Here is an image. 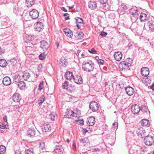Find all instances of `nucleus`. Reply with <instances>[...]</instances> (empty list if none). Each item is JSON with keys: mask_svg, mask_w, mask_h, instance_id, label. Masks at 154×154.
Segmentation results:
<instances>
[{"mask_svg": "<svg viewBox=\"0 0 154 154\" xmlns=\"http://www.w3.org/2000/svg\"><path fill=\"white\" fill-rule=\"evenodd\" d=\"M82 68L85 71L90 72L94 70V65L92 62H84L82 65Z\"/></svg>", "mask_w": 154, "mask_h": 154, "instance_id": "f257e3e1", "label": "nucleus"}, {"mask_svg": "<svg viewBox=\"0 0 154 154\" xmlns=\"http://www.w3.org/2000/svg\"><path fill=\"white\" fill-rule=\"evenodd\" d=\"M130 13L131 15V19L133 22H135L138 17V11L136 7L131 8Z\"/></svg>", "mask_w": 154, "mask_h": 154, "instance_id": "f03ea898", "label": "nucleus"}, {"mask_svg": "<svg viewBox=\"0 0 154 154\" xmlns=\"http://www.w3.org/2000/svg\"><path fill=\"white\" fill-rule=\"evenodd\" d=\"M144 28L150 31H153L154 30V21L151 20L145 23Z\"/></svg>", "mask_w": 154, "mask_h": 154, "instance_id": "7ed1b4c3", "label": "nucleus"}, {"mask_svg": "<svg viewBox=\"0 0 154 154\" xmlns=\"http://www.w3.org/2000/svg\"><path fill=\"white\" fill-rule=\"evenodd\" d=\"M144 143L146 145H152L154 142L153 137L151 136H147L144 139Z\"/></svg>", "mask_w": 154, "mask_h": 154, "instance_id": "20e7f679", "label": "nucleus"}, {"mask_svg": "<svg viewBox=\"0 0 154 154\" xmlns=\"http://www.w3.org/2000/svg\"><path fill=\"white\" fill-rule=\"evenodd\" d=\"M20 76H18L17 78L14 79V81L16 83L17 85H18V87L20 89L23 90L25 89L26 85V83L23 81H19L18 78H20Z\"/></svg>", "mask_w": 154, "mask_h": 154, "instance_id": "39448f33", "label": "nucleus"}, {"mask_svg": "<svg viewBox=\"0 0 154 154\" xmlns=\"http://www.w3.org/2000/svg\"><path fill=\"white\" fill-rule=\"evenodd\" d=\"M89 109L93 112H96L99 109V106L97 103L95 101H91L89 106Z\"/></svg>", "mask_w": 154, "mask_h": 154, "instance_id": "423d86ee", "label": "nucleus"}, {"mask_svg": "<svg viewBox=\"0 0 154 154\" xmlns=\"http://www.w3.org/2000/svg\"><path fill=\"white\" fill-rule=\"evenodd\" d=\"M44 26L43 23L40 22H37L34 24V28L36 31L40 32V31L43 29Z\"/></svg>", "mask_w": 154, "mask_h": 154, "instance_id": "0eeeda50", "label": "nucleus"}, {"mask_svg": "<svg viewBox=\"0 0 154 154\" xmlns=\"http://www.w3.org/2000/svg\"><path fill=\"white\" fill-rule=\"evenodd\" d=\"M140 106L137 104L133 105L131 108V110L134 114H137L140 112Z\"/></svg>", "mask_w": 154, "mask_h": 154, "instance_id": "6e6552de", "label": "nucleus"}, {"mask_svg": "<svg viewBox=\"0 0 154 154\" xmlns=\"http://www.w3.org/2000/svg\"><path fill=\"white\" fill-rule=\"evenodd\" d=\"M137 135L141 138H143L145 136L146 132L144 129L142 128H138L136 131Z\"/></svg>", "mask_w": 154, "mask_h": 154, "instance_id": "1a4fd4ad", "label": "nucleus"}, {"mask_svg": "<svg viewBox=\"0 0 154 154\" xmlns=\"http://www.w3.org/2000/svg\"><path fill=\"white\" fill-rule=\"evenodd\" d=\"M39 15L38 12L37 10H36L33 9L29 11V16L34 19L37 18Z\"/></svg>", "mask_w": 154, "mask_h": 154, "instance_id": "9d476101", "label": "nucleus"}, {"mask_svg": "<svg viewBox=\"0 0 154 154\" xmlns=\"http://www.w3.org/2000/svg\"><path fill=\"white\" fill-rule=\"evenodd\" d=\"M14 12L17 15L21 16L23 14V10L21 8L15 6L13 9Z\"/></svg>", "mask_w": 154, "mask_h": 154, "instance_id": "9b49d317", "label": "nucleus"}, {"mask_svg": "<svg viewBox=\"0 0 154 154\" xmlns=\"http://www.w3.org/2000/svg\"><path fill=\"white\" fill-rule=\"evenodd\" d=\"M119 68L122 70L128 69L130 66L125 61L121 62L119 65Z\"/></svg>", "mask_w": 154, "mask_h": 154, "instance_id": "f8f14e48", "label": "nucleus"}, {"mask_svg": "<svg viewBox=\"0 0 154 154\" xmlns=\"http://www.w3.org/2000/svg\"><path fill=\"white\" fill-rule=\"evenodd\" d=\"M149 69L147 67H143L141 69V74L144 77H146L149 75Z\"/></svg>", "mask_w": 154, "mask_h": 154, "instance_id": "ddd939ff", "label": "nucleus"}, {"mask_svg": "<svg viewBox=\"0 0 154 154\" xmlns=\"http://www.w3.org/2000/svg\"><path fill=\"white\" fill-rule=\"evenodd\" d=\"M40 46L44 51H45L47 50L49 47V45L46 41L43 40L41 42Z\"/></svg>", "mask_w": 154, "mask_h": 154, "instance_id": "4468645a", "label": "nucleus"}, {"mask_svg": "<svg viewBox=\"0 0 154 154\" xmlns=\"http://www.w3.org/2000/svg\"><path fill=\"white\" fill-rule=\"evenodd\" d=\"M51 128V127L49 124L45 123L42 126V129L43 132H46L50 131Z\"/></svg>", "mask_w": 154, "mask_h": 154, "instance_id": "2eb2a0df", "label": "nucleus"}, {"mask_svg": "<svg viewBox=\"0 0 154 154\" xmlns=\"http://www.w3.org/2000/svg\"><path fill=\"white\" fill-rule=\"evenodd\" d=\"M115 59L117 61H120L122 59V53L120 51L116 52L114 54Z\"/></svg>", "mask_w": 154, "mask_h": 154, "instance_id": "dca6fc26", "label": "nucleus"}, {"mask_svg": "<svg viewBox=\"0 0 154 154\" xmlns=\"http://www.w3.org/2000/svg\"><path fill=\"white\" fill-rule=\"evenodd\" d=\"M74 82L78 84H82L83 83V80L82 77L79 75H76L73 78Z\"/></svg>", "mask_w": 154, "mask_h": 154, "instance_id": "f3484780", "label": "nucleus"}, {"mask_svg": "<svg viewBox=\"0 0 154 154\" xmlns=\"http://www.w3.org/2000/svg\"><path fill=\"white\" fill-rule=\"evenodd\" d=\"M67 111L65 112V117L66 118H70L72 117H74V115L75 114V112L71 110H67Z\"/></svg>", "mask_w": 154, "mask_h": 154, "instance_id": "a211bd4d", "label": "nucleus"}, {"mask_svg": "<svg viewBox=\"0 0 154 154\" xmlns=\"http://www.w3.org/2000/svg\"><path fill=\"white\" fill-rule=\"evenodd\" d=\"M95 122V119L93 116H91L87 119V124L89 126L94 125Z\"/></svg>", "mask_w": 154, "mask_h": 154, "instance_id": "6ab92c4d", "label": "nucleus"}, {"mask_svg": "<svg viewBox=\"0 0 154 154\" xmlns=\"http://www.w3.org/2000/svg\"><path fill=\"white\" fill-rule=\"evenodd\" d=\"M125 91L126 94L129 96H131L134 93V90L131 87H128L125 88Z\"/></svg>", "mask_w": 154, "mask_h": 154, "instance_id": "aec40b11", "label": "nucleus"}, {"mask_svg": "<svg viewBox=\"0 0 154 154\" xmlns=\"http://www.w3.org/2000/svg\"><path fill=\"white\" fill-rule=\"evenodd\" d=\"M2 82L5 85H9L11 84V80L8 77L6 76L3 79Z\"/></svg>", "mask_w": 154, "mask_h": 154, "instance_id": "412c9836", "label": "nucleus"}, {"mask_svg": "<svg viewBox=\"0 0 154 154\" xmlns=\"http://www.w3.org/2000/svg\"><path fill=\"white\" fill-rule=\"evenodd\" d=\"M12 99L15 102H19L21 99V96L18 93H15L12 96Z\"/></svg>", "mask_w": 154, "mask_h": 154, "instance_id": "4be33fe9", "label": "nucleus"}, {"mask_svg": "<svg viewBox=\"0 0 154 154\" xmlns=\"http://www.w3.org/2000/svg\"><path fill=\"white\" fill-rule=\"evenodd\" d=\"M63 31L64 32L65 34L68 37L70 38L72 37L73 35V33L72 31L69 29H64Z\"/></svg>", "mask_w": 154, "mask_h": 154, "instance_id": "5701e85b", "label": "nucleus"}, {"mask_svg": "<svg viewBox=\"0 0 154 154\" xmlns=\"http://www.w3.org/2000/svg\"><path fill=\"white\" fill-rule=\"evenodd\" d=\"M88 7L92 10H94L97 7V4L95 1H90L88 3Z\"/></svg>", "mask_w": 154, "mask_h": 154, "instance_id": "b1692460", "label": "nucleus"}, {"mask_svg": "<svg viewBox=\"0 0 154 154\" xmlns=\"http://www.w3.org/2000/svg\"><path fill=\"white\" fill-rule=\"evenodd\" d=\"M63 149L62 146L56 145L55 148L54 150V151L56 153L61 154L63 153Z\"/></svg>", "mask_w": 154, "mask_h": 154, "instance_id": "393cba45", "label": "nucleus"}, {"mask_svg": "<svg viewBox=\"0 0 154 154\" xmlns=\"http://www.w3.org/2000/svg\"><path fill=\"white\" fill-rule=\"evenodd\" d=\"M140 122L141 124L143 126L148 127L150 125L149 121L147 119H143Z\"/></svg>", "mask_w": 154, "mask_h": 154, "instance_id": "a878e982", "label": "nucleus"}, {"mask_svg": "<svg viewBox=\"0 0 154 154\" xmlns=\"http://www.w3.org/2000/svg\"><path fill=\"white\" fill-rule=\"evenodd\" d=\"M35 143L33 142H29V154H34V149H33L35 146Z\"/></svg>", "mask_w": 154, "mask_h": 154, "instance_id": "bb28decb", "label": "nucleus"}, {"mask_svg": "<svg viewBox=\"0 0 154 154\" xmlns=\"http://www.w3.org/2000/svg\"><path fill=\"white\" fill-rule=\"evenodd\" d=\"M140 108V110L144 113H147L149 112V111L148 109V107L145 105H142Z\"/></svg>", "mask_w": 154, "mask_h": 154, "instance_id": "cd10ccee", "label": "nucleus"}, {"mask_svg": "<svg viewBox=\"0 0 154 154\" xmlns=\"http://www.w3.org/2000/svg\"><path fill=\"white\" fill-rule=\"evenodd\" d=\"M140 20L141 22H144L148 19L147 15L145 14L141 13L140 16Z\"/></svg>", "mask_w": 154, "mask_h": 154, "instance_id": "c85d7f7f", "label": "nucleus"}, {"mask_svg": "<svg viewBox=\"0 0 154 154\" xmlns=\"http://www.w3.org/2000/svg\"><path fill=\"white\" fill-rule=\"evenodd\" d=\"M65 76L67 79L69 80L74 78L72 73L70 72H67L65 74Z\"/></svg>", "mask_w": 154, "mask_h": 154, "instance_id": "c756f323", "label": "nucleus"}, {"mask_svg": "<svg viewBox=\"0 0 154 154\" xmlns=\"http://www.w3.org/2000/svg\"><path fill=\"white\" fill-rule=\"evenodd\" d=\"M74 36L77 39H81L83 38V33L81 32L80 33L76 32L74 34Z\"/></svg>", "mask_w": 154, "mask_h": 154, "instance_id": "7c9ffc66", "label": "nucleus"}, {"mask_svg": "<svg viewBox=\"0 0 154 154\" xmlns=\"http://www.w3.org/2000/svg\"><path fill=\"white\" fill-rule=\"evenodd\" d=\"M7 61L4 59H1L0 60V66L1 67H5L7 65Z\"/></svg>", "mask_w": 154, "mask_h": 154, "instance_id": "2f4dec72", "label": "nucleus"}, {"mask_svg": "<svg viewBox=\"0 0 154 154\" xmlns=\"http://www.w3.org/2000/svg\"><path fill=\"white\" fill-rule=\"evenodd\" d=\"M120 9L122 11H125L127 9L128 6L125 3H122L120 6Z\"/></svg>", "mask_w": 154, "mask_h": 154, "instance_id": "473e14b6", "label": "nucleus"}, {"mask_svg": "<svg viewBox=\"0 0 154 154\" xmlns=\"http://www.w3.org/2000/svg\"><path fill=\"white\" fill-rule=\"evenodd\" d=\"M67 63L66 60L63 59H60V64L63 67H65Z\"/></svg>", "mask_w": 154, "mask_h": 154, "instance_id": "72a5a7b5", "label": "nucleus"}, {"mask_svg": "<svg viewBox=\"0 0 154 154\" xmlns=\"http://www.w3.org/2000/svg\"><path fill=\"white\" fill-rule=\"evenodd\" d=\"M6 151V148L4 146H0V154H3Z\"/></svg>", "mask_w": 154, "mask_h": 154, "instance_id": "f704fd0d", "label": "nucleus"}, {"mask_svg": "<svg viewBox=\"0 0 154 154\" xmlns=\"http://www.w3.org/2000/svg\"><path fill=\"white\" fill-rule=\"evenodd\" d=\"M39 144L40 149L42 150H44L45 149V143L43 142L40 141L39 142Z\"/></svg>", "mask_w": 154, "mask_h": 154, "instance_id": "c9c22d12", "label": "nucleus"}, {"mask_svg": "<svg viewBox=\"0 0 154 154\" xmlns=\"http://www.w3.org/2000/svg\"><path fill=\"white\" fill-rule=\"evenodd\" d=\"M16 63V60L14 58H13L10 59V60H9L8 61V64L13 66L14 64H15Z\"/></svg>", "mask_w": 154, "mask_h": 154, "instance_id": "e433bc0d", "label": "nucleus"}, {"mask_svg": "<svg viewBox=\"0 0 154 154\" xmlns=\"http://www.w3.org/2000/svg\"><path fill=\"white\" fill-rule=\"evenodd\" d=\"M45 97L44 95L42 96L38 100V103L40 106L42 105V103L44 101Z\"/></svg>", "mask_w": 154, "mask_h": 154, "instance_id": "4c0bfd02", "label": "nucleus"}, {"mask_svg": "<svg viewBox=\"0 0 154 154\" xmlns=\"http://www.w3.org/2000/svg\"><path fill=\"white\" fill-rule=\"evenodd\" d=\"M69 82L67 81L65 82L62 84V87L64 89L68 90L69 88Z\"/></svg>", "mask_w": 154, "mask_h": 154, "instance_id": "58836bf2", "label": "nucleus"}, {"mask_svg": "<svg viewBox=\"0 0 154 154\" xmlns=\"http://www.w3.org/2000/svg\"><path fill=\"white\" fill-rule=\"evenodd\" d=\"M124 61L130 66H131L132 63V60L130 58H127Z\"/></svg>", "mask_w": 154, "mask_h": 154, "instance_id": "ea45409f", "label": "nucleus"}, {"mask_svg": "<svg viewBox=\"0 0 154 154\" xmlns=\"http://www.w3.org/2000/svg\"><path fill=\"white\" fill-rule=\"evenodd\" d=\"M35 135V131L33 129L29 128V136L30 137H33Z\"/></svg>", "mask_w": 154, "mask_h": 154, "instance_id": "a19ab883", "label": "nucleus"}, {"mask_svg": "<svg viewBox=\"0 0 154 154\" xmlns=\"http://www.w3.org/2000/svg\"><path fill=\"white\" fill-rule=\"evenodd\" d=\"M74 117H79L81 116V111L80 110L77 109L76 112L75 113L74 115Z\"/></svg>", "mask_w": 154, "mask_h": 154, "instance_id": "79ce46f5", "label": "nucleus"}, {"mask_svg": "<svg viewBox=\"0 0 154 154\" xmlns=\"http://www.w3.org/2000/svg\"><path fill=\"white\" fill-rule=\"evenodd\" d=\"M80 142L81 143H87L88 142V138H81L79 140Z\"/></svg>", "mask_w": 154, "mask_h": 154, "instance_id": "37998d69", "label": "nucleus"}, {"mask_svg": "<svg viewBox=\"0 0 154 154\" xmlns=\"http://www.w3.org/2000/svg\"><path fill=\"white\" fill-rule=\"evenodd\" d=\"M75 19L77 23H83V20L82 18L79 17H76Z\"/></svg>", "mask_w": 154, "mask_h": 154, "instance_id": "c03bdc74", "label": "nucleus"}, {"mask_svg": "<svg viewBox=\"0 0 154 154\" xmlns=\"http://www.w3.org/2000/svg\"><path fill=\"white\" fill-rule=\"evenodd\" d=\"M46 54L45 53L41 54L39 55V59L42 60L45 58Z\"/></svg>", "mask_w": 154, "mask_h": 154, "instance_id": "a18cd8bd", "label": "nucleus"}, {"mask_svg": "<svg viewBox=\"0 0 154 154\" xmlns=\"http://www.w3.org/2000/svg\"><path fill=\"white\" fill-rule=\"evenodd\" d=\"M44 88L43 82H42L39 85L38 89L41 91Z\"/></svg>", "mask_w": 154, "mask_h": 154, "instance_id": "49530a36", "label": "nucleus"}, {"mask_svg": "<svg viewBox=\"0 0 154 154\" xmlns=\"http://www.w3.org/2000/svg\"><path fill=\"white\" fill-rule=\"evenodd\" d=\"M66 97L67 98V100L68 101H71L73 98H75L74 97L69 94L67 95Z\"/></svg>", "mask_w": 154, "mask_h": 154, "instance_id": "de8ad7c7", "label": "nucleus"}, {"mask_svg": "<svg viewBox=\"0 0 154 154\" xmlns=\"http://www.w3.org/2000/svg\"><path fill=\"white\" fill-rule=\"evenodd\" d=\"M76 122L79 124L80 125H82L84 124V121L83 120V119H81L80 120L79 119L77 120H75Z\"/></svg>", "mask_w": 154, "mask_h": 154, "instance_id": "09e8293b", "label": "nucleus"}, {"mask_svg": "<svg viewBox=\"0 0 154 154\" xmlns=\"http://www.w3.org/2000/svg\"><path fill=\"white\" fill-rule=\"evenodd\" d=\"M29 75L28 74H25L23 76V77L24 80H27L28 81V80L29 79Z\"/></svg>", "mask_w": 154, "mask_h": 154, "instance_id": "8fccbe9b", "label": "nucleus"}, {"mask_svg": "<svg viewBox=\"0 0 154 154\" xmlns=\"http://www.w3.org/2000/svg\"><path fill=\"white\" fill-rule=\"evenodd\" d=\"M113 128L114 129H117L118 127V123L117 122H115L112 124Z\"/></svg>", "mask_w": 154, "mask_h": 154, "instance_id": "3c124183", "label": "nucleus"}, {"mask_svg": "<svg viewBox=\"0 0 154 154\" xmlns=\"http://www.w3.org/2000/svg\"><path fill=\"white\" fill-rule=\"evenodd\" d=\"M88 51L90 53L93 54H97V51L94 50V48H92L91 51L88 50Z\"/></svg>", "mask_w": 154, "mask_h": 154, "instance_id": "603ef678", "label": "nucleus"}, {"mask_svg": "<svg viewBox=\"0 0 154 154\" xmlns=\"http://www.w3.org/2000/svg\"><path fill=\"white\" fill-rule=\"evenodd\" d=\"M69 14L68 13H65L63 15L65 16V20H67L69 19V17L68 16Z\"/></svg>", "mask_w": 154, "mask_h": 154, "instance_id": "864d4df0", "label": "nucleus"}, {"mask_svg": "<svg viewBox=\"0 0 154 154\" xmlns=\"http://www.w3.org/2000/svg\"><path fill=\"white\" fill-rule=\"evenodd\" d=\"M29 50H31V51L34 50V49L33 48L34 47V46L32 45V43L29 42Z\"/></svg>", "mask_w": 154, "mask_h": 154, "instance_id": "5fc2aeb1", "label": "nucleus"}, {"mask_svg": "<svg viewBox=\"0 0 154 154\" xmlns=\"http://www.w3.org/2000/svg\"><path fill=\"white\" fill-rule=\"evenodd\" d=\"M97 62L99 63L103 64L104 63V61L103 60L100 59L97 60Z\"/></svg>", "mask_w": 154, "mask_h": 154, "instance_id": "6e6d98bb", "label": "nucleus"}, {"mask_svg": "<svg viewBox=\"0 0 154 154\" xmlns=\"http://www.w3.org/2000/svg\"><path fill=\"white\" fill-rule=\"evenodd\" d=\"M107 34V32H102L100 34V35H101L102 36L104 37Z\"/></svg>", "mask_w": 154, "mask_h": 154, "instance_id": "4d7b16f0", "label": "nucleus"}, {"mask_svg": "<svg viewBox=\"0 0 154 154\" xmlns=\"http://www.w3.org/2000/svg\"><path fill=\"white\" fill-rule=\"evenodd\" d=\"M73 149L74 151L76 150V146L75 143V142H73L72 143Z\"/></svg>", "mask_w": 154, "mask_h": 154, "instance_id": "13d9d810", "label": "nucleus"}, {"mask_svg": "<svg viewBox=\"0 0 154 154\" xmlns=\"http://www.w3.org/2000/svg\"><path fill=\"white\" fill-rule=\"evenodd\" d=\"M148 81V79L147 78H146L145 79L143 78L142 79V81L144 83L145 82H147Z\"/></svg>", "mask_w": 154, "mask_h": 154, "instance_id": "bf43d9fd", "label": "nucleus"}, {"mask_svg": "<svg viewBox=\"0 0 154 154\" xmlns=\"http://www.w3.org/2000/svg\"><path fill=\"white\" fill-rule=\"evenodd\" d=\"M35 2L34 0H29V4L32 6L34 4Z\"/></svg>", "mask_w": 154, "mask_h": 154, "instance_id": "052dcab7", "label": "nucleus"}, {"mask_svg": "<svg viewBox=\"0 0 154 154\" xmlns=\"http://www.w3.org/2000/svg\"><path fill=\"white\" fill-rule=\"evenodd\" d=\"M100 2L102 4H105L106 3L107 0H100Z\"/></svg>", "mask_w": 154, "mask_h": 154, "instance_id": "680f3d73", "label": "nucleus"}, {"mask_svg": "<svg viewBox=\"0 0 154 154\" xmlns=\"http://www.w3.org/2000/svg\"><path fill=\"white\" fill-rule=\"evenodd\" d=\"M15 154H21V152L19 150H16L15 152Z\"/></svg>", "mask_w": 154, "mask_h": 154, "instance_id": "e2e57ef3", "label": "nucleus"}, {"mask_svg": "<svg viewBox=\"0 0 154 154\" xmlns=\"http://www.w3.org/2000/svg\"><path fill=\"white\" fill-rule=\"evenodd\" d=\"M3 119L5 122H7V116H6L5 115L4 116Z\"/></svg>", "mask_w": 154, "mask_h": 154, "instance_id": "0e129e2a", "label": "nucleus"}, {"mask_svg": "<svg viewBox=\"0 0 154 154\" xmlns=\"http://www.w3.org/2000/svg\"><path fill=\"white\" fill-rule=\"evenodd\" d=\"M61 10L65 12H67V9H66L65 7H63L61 8Z\"/></svg>", "mask_w": 154, "mask_h": 154, "instance_id": "69168bd1", "label": "nucleus"}, {"mask_svg": "<svg viewBox=\"0 0 154 154\" xmlns=\"http://www.w3.org/2000/svg\"><path fill=\"white\" fill-rule=\"evenodd\" d=\"M50 117L51 120L53 121H54V118L55 117V116L54 115H53L52 116V115H51L50 116Z\"/></svg>", "mask_w": 154, "mask_h": 154, "instance_id": "338daca9", "label": "nucleus"}, {"mask_svg": "<svg viewBox=\"0 0 154 154\" xmlns=\"http://www.w3.org/2000/svg\"><path fill=\"white\" fill-rule=\"evenodd\" d=\"M150 88L152 90H154V84H152V85L150 86Z\"/></svg>", "mask_w": 154, "mask_h": 154, "instance_id": "774afa93", "label": "nucleus"}]
</instances>
